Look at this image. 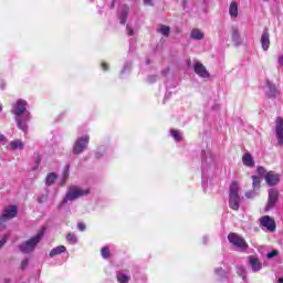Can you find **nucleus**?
I'll use <instances>...</instances> for the list:
<instances>
[{"label": "nucleus", "mask_w": 283, "mask_h": 283, "mask_svg": "<svg viewBox=\"0 0 283 283\" xmlns=\"http://www.w3.org/2000/svg\"><path fill=\"white\" fill-rule=\"evenodd\" d=\"M11 114L15 116L18 128L22 132H28V123L32 118V114L28 111V102L25 99H18L11 106Z\"/></svg>", "instance_id": "obj_1"}, {"label": "nucleus", "mask_w": 283, "mask_h": 283, "mask_svg": "<svg viewBox=\"0 0 283 283\" xmlns=\"http://www.w3.org/2000/svg\"><path fill=\"white\" fill-rule=\"evenodd\" d=\"M48 230L46 227H42L39 231L38 234L31 239H29L27 242L22 243L20 245V251L22 253H32L34 249H36V244L43 240V235H45V231Z\"/></svg>", "instance_id": "obj_2"}, {"label": "nucleus", "mask_w": 283, "mask_h": 283, "mask_svg": "<svg viewBox=\"0 0 283 283\" xmlns=\"http://www.w3.org/2000/svg\"><path fill=\"white\" fill-rule=\"evenodd\" d=\"M84 196H90V188L83 189L77 186H71L61 205H67V202H73V200H78Z\"/></svg>", "instance_id": "obj_3"}, {"label": "nucleus", "mask_w": 283, "mask_h": 283, "mask_svg": "<svg viewBox=\"0 0 283 283\" xmlns=\"http://www.w3.org/2000/svg\"><path fill=\"white\" fill-rule=\"evenodd\" d=\"M240 186L238 181H232L229 189V207L233 211L240 210Z\"/></svg>", "instance_id": "obj_4"}, {"label": "nucleus", "mask_w": 283, "mask_h": 283, "mask_svg": "<svg viewBox=\"0 0 283 283\" xmlns=\"http://www.w3.org/2000/svg\"><path fill=\"white\" fill-rule=\"evenodd\" d=\"M18 214L19 208L15 205L4 207L0 214V231L6 229V222L17 218Z\"/></svg>", "instance_id": "obj_5"}, {"label": "nucleus", "mask_w": 283, "mask_h": 283, "mask_svg": "<svg viewBox=\"0 0 283 283\" xmlns=\"http://www.w3.org/2000/svg\"><path fill=\"white\" fill-rule=\"evenodd\" d=\"M228 240L230 244H233V247H238V249H241L242 251H247V249H249V243H247L244 238L240 237V234L235 232H231L228 235Z\"/></svg>", "instance_id": "obj_6"}, {"label": "nucleus", "mask_w": 283, "mask_h": 283, "mask_svg": "<svg viewBox=\"0 0 283 283\" xmlns=\"http://www.w3.org/2000/svg\"><path fill=\"white\" fill-rule=\"evenodd\" d=\"M87 145H90V135L78 138L73 146V154L76 156L83 154L84 149H87Z\"/></svg>", "instance_id": "obj_7"}, {"label": "nucleus", "mask_w": 283, "mask_h": 283, "mask_svg": "<svg viewBox=\"0 0 283 283\" xmlns=\"http://www.w3.org/2000/svg\"><path fill=\"white\" fill-rule=\"evenodd\" d=\"M277 200H280V191L275 188L270 189L265 211H271V209L275 208Z\"/></svg>", "instance_id": "obj_8"}, {"label": "nucleus", "mask_w": 283, "mask_h": 283, "mask_svg": "<svg viewBox=\"0 0 283 283\" xmlns=\"http://www.w3.org/2000/svg\"><path fill=\"white\" fill-rule=\"evenodd\" d=\"M259 222L261 227H264L268 231L273 233L275 229H277V223L275 222V219H273L270 216H263L259 219Z\"/></svg>", "instance_id": "obj_9"}, {"label": "nucleus", "mask_w": 283, "mask_h": 283, "mask_svg": "<svg viewBox=\"0 0 283 283\" xmlns=\"http://www.w3.org/2000/svg\"><path fill=\"white\" fill-rule=\"evenodd\" d=\"M193 71L201 78H209V71H207V67H205L203 63H200V62L195 63Z\"/></svg>", "instance_id": "obj_10"}, {"label": "nucleus", "mask_w": 283, "mask_h": 283, "mask_svg": "<svg viewBox=\"0 0 283 283\" xmlns=\"http://www.w3.org/2000/svg\"><path fill=\"white\" fill-rule=\"evenodd\" d=\"M264 179L269 187H275V185L280 182V175L275 174L274 171H269L265 174Z\"/></svg>", "instance_id": "obj_11"}, {"label": "nucleus", "mask_w": 283, "mask_h": 283, "mask_svg": "<svg viewBox=\"0 0 283 283\" xmlns=\"http://www.w3.org/2000/svg\"><path fill=\"white\" fill-rule=\"evenodd\" d=\"M275 123H276V138H277V143H279V145H281V147H283V118L282 117H277Z\"/></svg>", "instance_id": "obj_12"}, {"label": "nucleus", "mask_w": 283, "mask_h": 283, "mask_svg": "<svg viewBox=\"0 0 283 283\" xmlns=\"http://www.w3.org/2000/svg\"><path fill=\"white\" fill-rule=\"evenodd\" d=\"M266 87L268 90L265 91V94L268 98H272V99L277 98V94H280V91H277V86H275V84L268 81Z\"/></svg>", "instance_id": "obj_13"}, {"label": "nucleus", "mask_w": 283, "mask_h": 283, "mask_svg": "<svg viewBox=\"0 0 283 283\" xmlns=\"http://www.w3.org/2000/svg\"><path fill=\"white\" fill-rule=\"evenodd\" d=\"M261 48L266 52L271 48V39L269 35V29H265L261 35Z\"/></svg>", "instance_id": "obj_14"}, {"label": "nucleus", "mask_w": 283, "mask_h": 283, "mask_svg": "<svg viewBox=\"0 0 283 283\" xmlns=\"http://www.w3.org/2000/svg\"><path fill=\"white\" fill-rule=\"evenodd\" d=\"M249 262H250L251 269H252V271H254V273H258V271H262V262H260V259H258L254 255H250Z\"/></svg>", "instance_id": "obj_15"}, {"label": "nucleus", "mask_w": 283, "mask_h": 283, "mask_svg": "<svg viewBox=\"0 0 283 283\" xmlns=\"http://www.w3.org/2000/svg\"><path fill=\"white\" fill-rule=\"evenodd\" d=\"M242 163L245 167H254L255 161L253 160V156L251 153H245L242 157Z\"/></svg>", "instance_id": "obj_16"}, {"label": "nucleus", "mask_w": 283, "mask_h": 283, "mask_svg": "<svg viewBox=\"0 0 283 283\" xmlns=\"http://www.w3.org/2000/svg\"><path fill=\"white\" fill-rule=\"evenodd\" d=\"M129 14V7L123 6L122 11L119 13V21L122 25H125L127 23V15Z\"/></svg>", "instance_id": "obj_17"}, {"label": "nucleus", "mask_w": 283, "mask_h": 283, "mask_svg": "<svg viewBox=\"0 0 283 283\" xmlns=\"http://www.w3.org/2000/svg\"><path fill=\"white\" fill-rule=\"evenodd\" d=\"M65 251H67V248H65V245H57L50 251V258H55V255H61V253H65Z\"/></svg>", "instance_id": "obj_18"}, {"label": "nucleus", "mask_w": 283, "mask_h": 283, "mask_svg": "<svg viewBox=\"0 0 283 283\" xmlns=\"http://www.w3.org/2000/svg\"><path fill=\"white\" fill-rule=\"evenodd\" d=\"M190 39H193L195 41H202V39H205V33L199 29H193L190 33Z\"/></svg>", "instance_id": "obj_19"}, {"label": "nucleus", "mask_w": 283, "mask_h": 283, "mask_svg": "<svg viewBox=\"0 0 283 283\" xmlns=\"http://www.w3.org/2000/svg\"><path fill=\"white\" fill-rule=\"evenodd\" d=\"M157 32H159V34H163V36H169V34L171 33V28L165 24H159Z\"/></svg>", "instance_id": "obj_20"}, {"label": "nucleus", "mask_w": 283, "mask_h": 283, "mask_svg": "<svg viewBox=\"0 0 283 283\" xmlns=\"http://www.w3.org/2000/svg\"><path fill=\"white\" fill-rule=\"evenodd\" d=\"M56 178H59V176H56L55 172H50L45 178L46 187H52V185L56 182Z\"/></svg>", "instance_id": "obj_21"}, {"label": "nucleus", "mask_w": 283, "mask_h": 283, "mask_svg": "<svg viewBox=\"0 0 283 283\" xmlns=\"http://www.w3.org/2000/svg\"><path fill=\"white\" fill-rule=\"evenodd\" d=\"M229 14L230 17H232L233 19H235L239 14L238 11V3L235 2H231L230 8H229Z\"/></svg>", "instance_id": "obj_22"}, {"label": "nucleus", "mask_w": 283, "mask_h": 283, "mask_svg": "<svg viewBox=\"0 0 283 283\" xmlns=\"http://www.w3.org/2000/svg\"><path fill=\"white\" fill-rule=\"evenodd\" d=\"M129 280H132V276L120 272L117 273L118 283H129Z\"/></svg>", "instance_id": "obj_23"}, {"label": "nucleus", "mask_w": 283, "mask_h": 283, "mask_svg": "<svg viewBox=\"0 0 283 283\" xmlns=\"http://www.w3.org/2000/svg\"><path fill=\"white\" fill-rule=\"evenodd\" d=\"M10 147L13 150L23 149V142L21 139H15L10 143Z\"/></svg>", "instance_id": "obj_24"}, {"label": "nucleus", "mask_w": 283, "mask_h": 283, "mask_svg": "<svg viewBox=\"0 0 283 283\" xmlns=\"http://www.w3.org/2000/svg\"><path fill=\"white\" fill-rule=\"evenodd\" d=\"M252 189L255 191V189H260L262 180L258 176H252Z\"/></svg>", "instance_id": "obj_25"}, {"label": "nucleus", "mask_w": 283, "mask_h": 283, "mask_svg": "<svg viewBox=\"0 0 283 283\" xmlns=\"http://www.w3.org/2000/svg\"><path fill=\"white\" fill-rule=\"evenodd\" d=\"M101 255L104 260H109L112 258V252L109 251V247H104L101 249Z\"/></svg>", "instance_id": "obj_26"}, {"label": "nucleus", "mask_w": 283, "mask_h": 283, "mask_svg": "<svg viewBox=\"0 0 283 283\" xmlns=\"http://www.w3.org/2000/svg\"><path fill=\"white\" fill-rule=\"evenodd\" d=\"M170 134H171L172 138L175 140H177V143H179V140H182V136H180V132H178L176 129H171Z\"/></svg>", "instance_id": "obj_27"}, {"label": "nucleus", "mask_w": 283, "mask_h": 283, "mask_svg": "<svg viewBox=\"0 0 283 283\" xmlns=\"http://www.w3.org/2000/svg\"><path fill=\"white\" fill-rule=\"evenodd\" d=\"M66 240L67 242H71V244H76V242H78L76 235L72 234L71 232L66 234Z\"/></svg>", "instance_id": "obj_28"}, {"label": "nucleus", "mask_w": 283, "mask_h": 283, "mask_svg": "<svg viewBox=\"0 0 283 283\" xmlns=\"http://www.w3.org/2000/svg\"><path fill=\"white\" fill-rule=\"evenodd\" d=\"M238 39H240V31L232 29V41H238Z\"/></svg>", "instance_id": "obj_29"}, {"label": "nucleus", "mask_w": 283, "mask_h": 283, "mask_svg": "<svg viewBox=\"0 0 283 283\" xmlns=\"http://www.w3.org/2000/svg\"><path fill=\"white\" fill-rule=\"evenodd\" d=\"M69 176H70V166H65L64 174H63V177H62L64 182H65V180H67Z\"/></svg>", "instance_id": "obj_30"}, {"label": "nucleus", "mask_w": 283, "mask_h": 283, "mask_svg": "<svg viewBox=\"0 0 283 283\" xmlns=\"http://www.w3.org/2000/svg\"><path fill=\"white\" fill-rule=\"evenodd\" d=\"M8 238H10V235L4 234L1 240H0V249H2V247L6 244V242H8Z\"/></svg>", "instance_id": "obj_31"}, {"label": "nucleus", "mask_w": 283, "mask_h": 283, "mask_svg": "<svg viewBox=\"0 0 283 283\" xmlns=\"http://www.w3.org/2000/svg\"><path fill=\"white\" fill-rule=\"evenodd\" d=\"M276 255H279L277 250H272L270 253H268L266 258L269 260H271L272 258H275Z\"/></svg>", "instance_id": "obj_32"}, {"label": "nucleus", "mask_w": 283, "mask_h": 283, "mask_svg": "<svg viewBox=\"0 0 283 283\" xmlns=\"http://www.w3.org/2000/svg\"><path fill=\"white\" fill-rule=\"evenodd\" d=\"M256 171L260 176H264V174H266V169H264V167L262 166L258 167Z\"/></svg>", "instance_id": "obj_33"}, {"label": "nucleus", "mask_w": 283, "mask_h": 283, "mask_svg": "<svg viewBox=\"0 0 283 283\" xmlns=\"http://www.w3.org/2000/svg\"><path fill=\"white\" fill-rule=\"evenodd\" d=\"M101 67L104 72H107V70H109V64L108 63H105V62H102L101 64Z\"/></svg>", "instance_id": "obj_34"}, {"label": "nucleus", "mask_w": 283, "mask_h": 283, "mask_svg": "<svg viewBox=\"0 0 283 283\" xmlns=\"http://www.w3.org/2000/svg\"><path fill=\"white\" fill-rule=\"evenodd\" d=\"M126 31L128 32V36H134V29L132 27L127 25Z\"/></svg>", "instance_id": "obj_35"}, {"label": "nucleus", "mask_w": 283, "mask_h": 283, "mask_svg": "<svg viewBox=\"0 0 283 283\" xmlns=\"http://www.w3.org/2000/svg\"><path fill=\"white\" fill-rule=\"evenodd\" d=\"M77 227H78L80 231H85V229H86V226L83 222L77 223Z\"/></svg>", "instance_id": "obj_36"}, {"label": "nucleus", "mask_w": 283, "mask_h": 283, "mask_svg": "<svg viewBox=\"0 0 283 283\" xmlns=\"http://www.w3.org/2000/svg\"><path fill=\"white\" fill-rule=\"evenodd\" d=\"M28 264H29L28 259L23 260V261L21 262V269H25V266H28Z\"/></svg>", "instance_id": "obj_37"}, {"label": "nucleus", "mask_w": 283, "mask_h": 283, "mask_svg": "<svg viewBox=\"0 0 283 283\" xmlns=\"http://www.w3.org/2000/svg\"><path fill=\"white\" fill-rule=\"evenodd\" d=\"M39 165H41V156L38 157V160L35 163V169H39Z\"/></svg>", "instance_id": "obj_38"}, {"label": "nucleus", "mask_w": 283, "mask_h": 283, "mask_svg": "<svg viewBox=\"0 0 283 283\" xmlns=\"http://www.w3.org/2000/svg\"><path fill=\"white\" fill-rule=\"evenodd\" d=\"M153 0H144V3L146 6H154V2H151Z\"/></svg>", "instance_id": "obj_39"}, {"label": "nucleus", "mask_w": 283, "mask_h": 283, "mask_svg": "<svg viewBox=\"0 0 283 283\" xmlns=\"http://www.w3.org/2000/svg\"><path fill=\"white\" fill-rule=\"evenodd\" d=\"M277 61H279V65L283 67V55L279 56Z\"/></svg>", "instance_id": "obj_40"}, {"label": "nucleus", "mask_w": 283, "mask_h": 283, "mask_svg": "<svg viewBox=\"0 0 283 283\" xmlns=\"http://www.w3.org/2000/svg\"><path fill=\"white\" fill-rule=\"evenodd\" d=\"M115 6H116V0H112L111 10H114Z\"/></svg>", "instance_id": "obj_41"}, {"label": "nucleus", "mask_w": 283, "mask_h": 283, "mask_svg": "<svg viewBox=\"0 0 283 283\" xmlns=\"http://www.w3.org/2000/svg\"><path fill=\"white\" fill-rule=\"evenodd\" d=\"M3 140H6V136L0 134V143H3Z\"/></svg>", "instance_id": "obj_42"}, {"label": "nucleus", "mask_w": 283, "mask_h": 283, "mask_svg": "<svg viewBox=\"0 0 283 283\" xmlns=\"http://www.w3.org/2000/svg\"><path fill=\"white\" fill-rule=\"evenodd\" d=\"M279 283H283V277H280V279H279Z\"/></svg>", "instance_id": "obj_43"}, {"label": "nucleus", "mask_w": 283, "mask_h": 283, "mask_svg": "<svg viewBox=\"0 0 283 283\" xmlns=\"http://www.w3.org/2000/svg\"><path fill=\"white\" fill-rule=\"evenodd\" d=\"M3 111V106L0 104V112H2Z\"/></svg>", "instance_id": "obj_44"}, {"label": "nucleus", "mask_w": 283, "mask_h": 283, "mask_svg": "<svg viewBox=\"0 0 283 283\" xmlns=\"http://www.w3.org/2000/svg\"><path fill=\"white\" fill-rule=\"evenodd\" d=\"M39 202H43V199H39Z\"/></svg>", "instance_id": "obj_45"}]
</instances>
